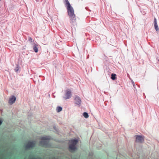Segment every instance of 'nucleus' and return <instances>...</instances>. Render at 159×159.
<instances>
[{
  "mask_svg": "<svg viewBox=\"0 0 159 159\" xmlns=\"http://www.w3.org/2000/svg\"><path fill=\"white\" fill-rule=\"evenodd\" d=\"M83 115L86 118H87L89 117L88 114L87 112H84L83 114Z\"/></svg>",
  "mask_w": 159,
  "mask_h": 159,
  "instance_id": "nucleus-11",
  "label": "nucleus"
},
{
  "mask_svg": "<svg viewBox=\"0 0 159 159\" xmlns=\"http://www.w3.org/2000/svg\"><path fill=\"white\" fill-rule=\"evenodd\" d=\"M38 45L37 44H34V45L33 47V49L35 52H37L38 51Z\"/></svg>",
  "mask_w": 159,
  "mask_h": 159,
  "instance_id": "nucleus-9",
  "label": "nucleus"
},
{
  "mask_svg": "<svg viewBox=\"0 0 159 159\" xmlns=\"http://www.w3.org/2000/svg\"><path fill=\"white\" fill-rule=\"evenodd\" d=\"M66 5L67 6V9L68 14L70 16V18L72 21H74L75 20V16L74 14V11L72 7L70 5L68 0H65Z\"/></svg>",
  "mask_w": 159,
  "mask_h": 159,
  "instance_id": "nucleus-1",
  "label": "nucleus"
},
{
  "mask_svg": "<svg viewBox=\"0 0 159 159\" xmlns=\"http://www.w3.org/2000/svg\"><path fill=\"white\" fill-rule=\"evenodd\" d=\"M29 40L31 42H32V39H31V38H29Z\"/></svg>",
  "mask_w": 159,
  "mask_h": 159,
  "instance_id": "nucleus-15",
  "label": "nucleus"
},
{
  "mask_svg": "<svg viewBox=\"0 0 159 159\" xmlns=\"http://www.w3.org/2000/svg\"><path fill=\"white\" fill-rule=\"evenodd\" d=\"M50 139L48 137H43L41 139V140L40 142V144L42 146H45L48 143V140Z\"/></svg>",
  "mask_w": 159,
  "mask_h": 159,
  "instance_id": "nucleus-3",
  "label": "nucleus"
},
{
  "mask_svg": "<svg viewBox=\"0 0 159 159\" xmlns=\"http://www.w3.org/2000/svg\"><path fill=\"white\" fill-rule=\"evenodd\" d=\"M116 75L115 74H112L111 75V78L112 80H114L116 79Z\"/></svg>",
  "mask_w": 159,
  "mask_h": 159,
  "instance_id": "nucleus-10",
  "label": "nucleus"
},
{
  "mask_svg": "<svg viewBox=\"0 0 159 159\" xmlns=\"http://www.w3.org/2000/svg\"><path fill=\"white\" fill-rule=\"evenodd\" d=\"M77 141L76 139L72 140L70 141L69 148L71 151H74L76 148L75 145L77 143Z\"/></svg>",
  "mask_w": 159,
  "mask_h": 159,
  "instance_id": "nucleus-2",
  "label": "nucleus"
},
{
  "mask_svg": "<svg viewBox=\"0 0 159 159\" xmlns=\"http://www.w3.org/2000/svg\"><path fill=\"white\" fill-rule=\"evenodd\" d=\"M1 0H0V1H1Z\"/></svg>",
  "mask_w": 159,
  "mask_h": 159,
  "instance_id": "nucleus-18",
  "label": "nucleus"
},
{
  "mask_svg": "<svg viewBox=\"0 0 159 159\" xmlns=\"http://www.w3.org/2000/svg\"><path fill=\"white\" fill-rule=\"evenodd\" d=\"M75 103L78 104L80 105V104L81 102V101L80 98L76 96L75 98Z\"/></svg>",
  "mask_w": 159,
  "mask_h": 159,
  "instance_id": "nucleus-8",
  "label": "nucleus"
},
{
  "mask_svg": "<svg viewBox=\"0 0 159 159\" xmlns=\"http://www.w3.org/2000/svg\"><path fill=\"white\" fill-rule=\"evenodd\" d=\"M157 24V20L156 18L154 19V25Z\"/></svg>",
  "mask_w": 159,
  "mask_h": 159,
  "instance_id": "nucleus-14",
  "label": "nucleus"
},
{
  "mask_svg": "<svg viewBox=\"0 0 159 159\" xmlns=\"http://www.w3.org/2000/svg\"><path fill=\"white\" fill-rule=\"evenodd\" d=\"M144 141V137L143 136L140 135H136V142L142 143Z\"/></svg>",
  "mask_w": 159,
  "mask_h": 159,
  "instance_id": "nucleus-4",
  "label": "nucleus"
},
{
  "mask_svg": "<svg viewBox=\"0 0 159 159\" xmlns=\"http://www.w3.org/2000/svg\"><path fill=\"white\" fill-rule=\"evenodd\" d=\"M16 100V97L14 96H12L10 98L9 102L10 104H12L15 102Z\"/></svg>",
  "mask_w": 159,
  "mask_h": 159,
  "instance_id": "nucleus-7",
  "label": "nucleus"
},
{
  "mask_svg": "<svg viewBox=\"0 0 159 159\" xmlns=\"http://www.w3.org/2000/svg\"><path fill=\"white\" fill-rule=\"evenodd\" d=\"M18 69H17V70H16V71H17L18 70Z\"/></svg>",
  "mask_w": 159,
  "mask_h": 159,
  "instance_id": "nucleus-17",
  "label": "nucleus"
},
{
  "mask_svg": "<svg viewBox=\"0 0 159 159\" xmlns=\"http://www.w3.org/2000/svg\"><path fill=\"white\" fill-rule=\"evenodd\" d=\"M62 110V108L60 107H58L57 108V112H59L61 111Z\"/></svg>",
  "mask_w": 159,
  "mask_h": 159,
  "instance_id": "nucleus-12",
  "label": "nucleus"
},
{
  "mask_svg": "<svg viewBox=\"0 0 159 159\" xmlns=\"http://www.w3.org/2000/svg\"><path fill=\"white\" fill-rule=\"evenodd\" d=\"M35 143L34 142H29L25 146V148L26 149L29 148H32L35 145Z\"/></svg>",
  "mask_w": 159,
  "mask_h": 159,
  "instance_id": "nucleus-5",
  "label": "nucleus"
},
{
  "mask_svg": "<svg viewBox=\"0 0 159 159\" xmlns=\"http://www.w3.org/2000/svg\"><path fill=\"white\" fill-rule=\"evenodd\" d=\"M71 95L70 91L69 89L67 90L65 95L64 98L66 99H69L70 98Z\"/></svg>",
  "mask_w": 159,
  "mask_h": 159,
  "instance_id": "nucleus-6",
  "label": "nucleus"
},
{
  "mask_svg": "<svg viewBox=\"0 0 159 159\" xmlns=\"http://www.w3.org/2000/svg\"><path fill=\"white\" fill-rule=\"evenodd\" d=\"M154 27L157 31H158L159 30V29L157 24L154 25Z\"/></svg>",
  "mask_w": 159,
  "mask_h": 159,
  "instance_id": "nucleus-13",
  "label": "nucleus"
},
{
  "mask_svg": "<svg viewBox=\"0 0 159 159\" xmlns=\"http://www.w3.org/2000/svg\"><path fill=\"white\" fill-rule=\"evenodd\" d=\"M2 123V122L0 120V125H1V124Z\"/></svg>",
  "mask_w": 159,
  "mask_h": 159,
  "instance_id": "nucleus-16",
  "label": "nucleus"
}]
</instances>
